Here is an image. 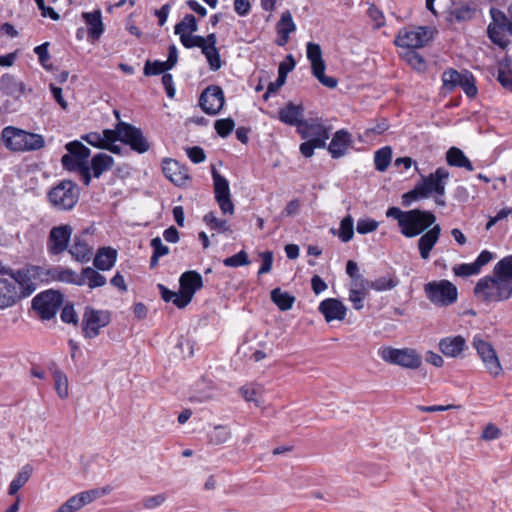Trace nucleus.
<instances>
[{"label":"nucleus","mask_w":512,"mask_h":512,"mask_svg":"<svg viewBox=\"0 0 512 512\" xmlns=\"http://www.w3.org/2000/svg\"><path fill=\"white\" fill-rule=\"evenodd\" d=\"M386 216L397 220L400 231L405 237L413 238L422 234L417 247L420 257L427 260L441 235L440 225L435 224V215L426 210L402 211L398 207H390L386 211Z\"/></svg>","instance_id":"nucleus-1"},{"label":"nucleus","mask_w":512,"mask_h":512,"mask_svg":"<svg viewBox=\"0 0 512 512\" xmlns=\"http://www.w3.org/2000/svg\"><path fill=\"white\" fill-rule=\"evenodd\" d=\"M2 140L11 151H34L45 145L43 136L13 126H7L2 130Z\"/></svg>","instance_id":"nucleus-2"},{"label":"nucleus","mask_w":512,"mask_h":512,"mask_svg":"<svg viewBox=\"0 0 512 512\" xmlns=\"http://www.w3.org/2000/svg\"><path fill=\"white\" fill-rule=\"evenodd\" d=\"M474 295L485 303L502 302L511 298L512 289L491 275L479 279Z\"/></svg>","instance_id":"nucleus-3"},{"label":"nucleus","mask_w":512,"mask_h":512,"mask_svg":"<svg viewBox=\"0 0 512 512\" xmlns=\"http://www.w3.org/2000/svg\"><path fill=\"white\" fill-rule=\"evenodd\" d=\"M79 196L78 186L70 180H63L49 191L48 200L55 209L68 211L77 204Z\"/></svg>","instance_id":"nucleus-4"},{"label":"nucleus","mask_w":512,"mask_h":512,"mask_svg":"<svg viewBox=\"0 0 512 512\" xmlns=\"http://www.w3.org/2000/svg\"><path fill=\"white\" fill-rule=\"evenodd\" d=\"M449 175L447 169L440 167L434 173L424 177L422 182L417 184V191H420L421 198H427L431 194H435V203L438 206H445L446 202L443 196L445 195V186Z\"/></svg>","instance_id":"nucleus-5"},{"label":"nucleus","mask_w":512,"mask_h":512,"mask_svg":"<svg viewBox=\"0 0 512 512\" xmlns=\"http://www.w3.org/2000/svg\"><path fill=\"white\" fill-rule=\"evenodd\" d=\"M427 298L435 305L448 306L456 302L458 291L448 280L431 281L424 285Z\"/></svg>","instance_id":"nucleus-6"},{"label":"nucleus","mask_w":512,"mask_h":512,"mask_svg":"<svg viewBox=\"0 0 512 512\" xmlns=\"http://www.w3.org/2000/svg\"><path fill=\"white\" fill-rule=\"evenodd\" d=\"M381 358L388 363L399 365L407 369H417L421 366L422 357L411 348L396 349L384 347L379 351Z\"/></svg>","instance_id":"nucleus-7"},{"label":"nucleus","mask_w":512,"mask_h":512,"mask_svg":"<svg viewBox=\"0 0 512 512\" xmlns=\"http://www.w3.org/2000/svg\"><path fill=\"white\" fill-rule=\"evenodd\" d=\"M434 35V29L425 26H418L413 29L404 28L399 31L395 44L401 48L411 50L424 47Z\"/></svg>","instance_id":"nucleus-8"},{"label":"nucleus","mask_w":512,"mask_h":512,"mask_svg":"<svg viewBox=\"0 0 512 512\" xmlns=\"http://www.w3.org/2000/svg\"><path fill=\"white\" fill-rule=\"evenodd\" d=\"M307 58L311 63L312 75L325 87L333 89L337 87L338 81L334 77L325 75L326 64L322 57V50L319 44L308 42L306 46Z\"/></svg>","instance_id":"nucleus-9"},{"label":"nucleus","mask_w":512,"mask_h":512,"mask_svg":"<svg viewBox=\"0 0 512 512\" xmlns=\"http://www.w3.org/2000/svg\"><path fill=\"white\" fill-rule=\"evenodd\" d=\"M43 270L38 266H29L14 272L11 275L12 281H15L18 287L20 298L27 297L32 294L43 281Z\"/></svg>","instance_id":"nucleus-10"},{"label":"nucleus","mask_w":512,"mask_h":512,"mask_svg":"<svg viewBox=\"0 0 512 512\" xmlns=\"http://www.w3.org/2000/svg\"><path fill=\"white\" fill-rule=\"evenodd\" d=\"M477 355L481 359L486 371L493 377H498L502 373V366L499 357L491 345L481 337L475 336L472 342Z\"/></svg>","instance_id":"nucleus-11"},{"label":"nucleus","mask_w":512,"mask_h":512,"mask_svg":"<svg viewBox=\"0 0 512 512\" xmlns=\"http://www.w3.org/2000/svg\"><path fill=\"white\" fill-rule=\"evenodd\" d=\"M61 304L62 295L52 290L38 294L32 301L34 310L45 320L53 318Z\"/></svg>","instance_id":"nucleus-12"},{"label":"nucleus","mask_w":512,"mask_h":512,"mask_svg":"<svg viewBox=\"0 0 512 512\" xmlns=\"http://www.w3.org/2000/svg\"><path fill=\"white\" fill-rule=\"evenodd\" d=\"M109 322L110 315L107 311L86 307L82 319V331L85 338L97 337L101 328L107 326Z\"/></svg>","instance_id":"nucleus-13"},{"label":"nucleus","mask_w":512,"mask_h":512,"mask_svg":"<svg viewBox=\"0 0 512 512\" xmlns=\"http://www.w3.org/2000/svg\"><path fill=\"white\" fill-rule=\"evenodd\" d=\"M211 174L213 179L215 200L218 203L220 210L223 214L233 215L235 207L231 200L228 180L223 177L214 166H212Z\"/></svg>","instance_id":"nucleus-14"},{"label":"nucleus","mask_w":512,"mask_h":512,"mask_svg":"<svg viewBox=\"0 0 512 512\" xmlns=\"http://www.w3.org/2000/svg\"><path fill=\"white\" fill-rule=\"evenodd\" d=\"M224 93L219 86H209L200 95L199 105L209 115H216L224 105Z\"/></svg>","instance_id":"nucleus-15"},{"label":"nucleus","mask_w":512,"mask_h":512,"mask_svg":"<svg viewBox=\"0 0 512 512\" xmlns=\"http://www.w3.org/2000/svg\"><path fill=\"white\" fill-rule=\"evenodd\" d=\"M120 127L122 128L121 142L129 145L132 150L138 153H145L149 150L150 144L139 128L121 121Z\"/></svg>","instance_id":"nucleus-16"},{"label":"nucleus","mask_w":512,"mask_h":512,"mask_svg":"<svg viewBox=\"0 0 512 512\" xmlns=\"http://www.w3.org/2000/svg\"><path fill=\"white\" fill-rule=\"evenodd\" d=\"M72 234L69 225L54 227L49 234L48 248L52 254H60L66 250Z\"/></svg>","instance_id":"nucleus-17"},{"label":"nucleus","mask_w":512,"mask_h":512,"mask_svg":"<svg viewBox=\"0 0 512 512\" xmlns=\"http://www.w3.org/2000/svg\"><path fill=\"white\" fill-rule=\"evenodd\" d=\"M438 346L441 353L449 358L462 357L467 349L466 339L461 335L442 338Z\"/></svg>","instance_id":"nucleus-18"},{"label":"nucleus","mask_w":512,"mask_h":512,"mask_svg":"<svg viewBox=\"0 0 512 512\" xmlns=\"http://www.w3.org/2000/svg\"><path fill=\"white\" fill-rule=\"evenodd\" d=\"M162 171L167 179L177 186H181L189 179L187 169L178 161L165 159L162 163Z\"/></svg>","instance_id":"nucleus-19"},{"label":"nucleus","mask_w":512,"mask_h":512,"mask_svg":"<svg viewBox=\"0 0 512 512\" xmlns=\"http://www.w3.org/2000/svg\"><path fill=\"white\" fill-rule=\"evenodd\" d=\"M319 311L323 314L327 322L333 320H343L346 317L347 308L338 299L328 298L319 305Z\"/></svg>","instance_id":"nucleus-20"},{"label":"nucleus","mask_w":512,"mask_h":512,"mask_svg":"<svg viewBox=\"0 0 512 512\" xmlns=\"http://www.w3.org/2000/svg\"><path fill=\"white\" fill-rule=\"evenodd\" d=\"M352 143L353 140L351 134L348 131L341 129L334 134L328 146V151L333 158H340L347 153Z\"/></svg>","instance_id":"nucleus-21"},{"label":"nucleus","mask_w":512,"mask_h":512,"mask_svg":"<svg viewBox=\"0 0 512 512\" xmlns=\"http://www.w3.org/2000/svg\"><path fill=\"white\" fill-rule=\"evenodd\" d=\"M303 117L304 107L300 104L297 105L292 102H288L278 112V118L282 123L290 126H296L297 130L299 129V125L304 122Z\"/></svg>","instance_id":"nucleus-22"},{"label":"nucleus","mask_w":512,"mask_h":512,"mask_svg":"<svg viewBox=\"0 0 512 512\" xmlns=\"http://www.w3.org/2000/svg\"><path fill=\"white\" fill-rule=\"evenodd\" d=\"M297 132L302 139H322L325 142L329 139V129L319 121L304 120Z\"/></svg>","instance_id":"nucleus-23"},{"label":"nucleus","mask_w":512,"mask_h":512,"mask_svg":"<svg viewBox=\"0 0 512 512\" xmlns=\"http://www.w3.org/2000/svg\"><path fill=\"white\" fill-rule=\"evenodd\" d=\"M18 299L20 295L15 281L0 278V309L12 306Z\"/></svg>","instance_id":"nucleus-24"},{"label":"nucleus","mask_w":512,"mask_h":512,"mask_svg":"<svg viewBox=\"0 0 512 512\" xmlns=\"http://www.w3.org/2000/svg\"><path fill=\"white\" fill-rule=\"evenodd\" d=\"M180 289L192 299L195 292L202 288V276L196 271L184 272L180 277Z\"/></svg>","instance_id":"nucleus-25"},{"label":"nucleus","mask_w":512,"mask_h":512,"mask_svg":"<svg viewBox=\"0 0 512 512\" xmlns=\"http://www.w3.org/2000/svg\"><path fill=\"white\" fill-rule=\"evenodd\" d=\"M82 18L88 26V34L93 39H98L104 32L102 13L100 10L82 13Z\"/></svg>","instance_id":"nucleus-26"},{"label":"nucleus","mask_w":512,"mask_h":512,"mask_svg":"<svg viewBox=\"0 0 512 512\" xmlns=\"http://www.w3.org/2000/svg\"><path fill=\"white\" fill-rule=\"evenodd\" d=\"M492 276L512 289V255L502 258L494 266Z\"/></svg>","instance_id":"nucleus-27"},{"label":"nucleus","mask_w":512,"mask_h":512,"mask_svg":"<svg viewBox=\"0 0 512 512\" xmlns=\"http://www.w3.org/2000/svg\"><path fill=\"white\" fill-rule=\"evenodd\" d=\"M69 252L76 260L87 262L92 256V247L82 237L75 236Z\"/></svg>","instance_id":"nucleus-28"},{"label":"nucleus","mask_w":512,"mask_h":512,"mask_svg":"<svg viewBox=\"0 0 512 512\" xmlns=\"http://www.w3.org/2000/svg\"><path fill=\"white\" fill-rule=\"evenodd\" d=\"M106 283V278L101 275L99 272L94 270L93 268L87 267L84 268L79 274L78 285H88L89 288L94 289L97 287L104 286Z\"/></svg>","instance_id":"nucleus-29"},{"label":"nucleus","mask_w":512,"mask_h":512,"mask_svg":"<svg viewBox=\"0 0 512 512\" xmlns=\"http://www.w3.org/2000/svg\"><path fill=\"white\" fill-rule=\"evenodd\" d=\"M116 257V250L110 247L102 248L97 252L94 258V266L99 270H109L114 266Z\"/></svg>","instance_id":"nucleus-30"},{"label":"nucleus","mask_w":512,"mask_h":512,"mask_svg":"<svg viewBox=\"0 0 512 512\" xmlns=\"http://www.w3.org/2000/svg\"><path fill=\"white\" fill-rule=\"evenodd\" d=\"M446 161L450 166L465 168L468 171L474 170L471 161L465 156L463 151L457 147H451L447 151Z\"/></svg>","instance_id":"nucleus-31"},{"label":"nucleus","mask_w":512,"mask_h":512,"mask_svg":"<svg viewBox=\"0 0 512 512\" xmlns=\"http://www.w3.org/2000/svg\"><path fill=\"white\" fill-rule=\"evenodd\" d=\"M114 164V159L106 153H98L91 160L90 169L93 172V176L98 178L104 172L110 170Z\"/></svg>","instance_id":"nucleus-32"},{"label":"nucleus","mask_w":512,"mask_h":512,"mask_svg":"<svg viewBox=\"0 0 512 512\" xmlns=\"http://www.w3.org/2000/svg\"><path fill=\"white\" fill-rule=\"evenodd\" d=\"M33 472V467L30 464L24 465L17 473L15 478L11 481L8 494L15 495L30 479Z\"/></svg>","instance_id":"nucleus-33"},{"label":"nucleus","mask_w":512,"mask_h":512,"mask_svg":"<svg viewBox=\"0 0 512 512\" xmlns=\"http://www.w3.org/2000/svg\"><path fill=\"white\" fill-rule=\"evenodd\" d=\"M240 393L247 402H254L259 406L264 395V387L260 384H248L240 389Z\"/></svg>","instance_id":"nucleus-34"},{"label":"nucleus","mask_w":512,"mask_h":512,"mask_svg":"<svg viewBox=\"0 0 512 512\" xmlns=\"http://www.w3.org/2000/svg\"><path fill=\"white\" fill-rule=\"evenodd\" d=\"M271 300L282 311L290 310L295 302V297L288 292H283L280 288L271 291Z\"/></svg>","instance_id":"nucleus-35"},{"label":"nucleus","mask_w":512,"mask_h":512,"mask_svg":"<svg viewBox=\"0 0 512 512\" xmlns=\"http://www.w3.org/2000/svg\"><path fill=\"white\" fill-rule=\"evenodd\" d=\"M331 232L334 235L337 234L342 242H349L354 236V221L352 216L347 215L344 217L340 222L339 230L336 231L335 229H332Z\"/></svg>","instance_id":"nucleus-36"},{"label":"nucleus","mask_w":512,"mask_h":512,"mask_svg":"<svg viewBox=\"0 0 512 512\" xmlns=\"http://www.w3.org/2000/svg\"><path fill=\"white\" fill-rule=\"evenodd\" d=\"M66 150L83 165L88 164L90 149L79 141H72L66 144Z\"/></svg>","instance_id":"nucleus-37"},{"label":"nucleus","mask_w":512,"mask_h":512,"mask_svg":"<svg viewBox=\"0 0 512 512\" xmlns=\"http://www.w3.org/2000/svg\"><path fill=\"white\" fill-rule=\"evenodd\" d=\"M464 77V72H458L455 69H448L442 74L443 89L452 92L458 87Z\"/></svg>","instance_id":"nucleus-38"},{"label":"nucleus","mask_w":512,"mask_h":512,"mask_svg":"<svg viewBox=\"0 0 512 512\" xmlns=\"http://www.w3.org/2000/svg\"><path fill=\"white\" fill-rule=\"evenodd\" d=\"M53 280L78 285L79 275L67 268H54L49 271Z\"/></svg>","instance_id":"nucleus-39"},{"label":"nucleus","mask_w":512,"mask_h":512,"mask_svg":"<svg viewBox=\"0 0 512 512\" xmlns=\"http://www.w3.org/2000/svg\"><path fill=\"white\" fill-rule=\"evenodd\" d=\"M198 29L195 17L192 14H187L185 17L175 25V34L180 37L186 34L196 32Z\"/></svg>","instance_id":"nucleus-40"},{"label":"nucleus","mask_w":512,"mask_h":512,"mask_svg":"<svg viewBox=\"0 0 512 512\" xmlns=\"http://www.w3.org/2000/svg\"><path fill=\"white\" fill-rule=\"evenodd\" d=\"M398 283L399 281L396 276L386 275L370 281V287L377 292H382L395 288Z\"/></svg>","instance_id":"nucleus-41"},{"label":"nucleus","mask_w":512,"mask_h":512,"mask_svg":"<svg viewBox=\"0 0 512 512\" xmlns=\"http://www.w3.org/2000/svg\"><path fill=\"white\" fill-rule=\"evenodd\" d=\"M392 159V149L388 146L383 147L375 152L374 163L375 168L384 172L390 165Z\"/></svg>","instance_id":"nucleus-42"},{"label":"nucleus","mask_w":512,"mask_h":512,"mask_svg":"<svg viewBox=\"0 0 512 512\" xmlns=\"http://www.w3.org/2000/svg\"><path fill=\"white\" fill-rule=\"evenodd\" d=\"M508 29L507 23H490L487 28L490 39L498 45L504 42L505 32Z\"/></svg>","instance_id":"nucleus-43"},{"label":"nucleus","mask_w":512,"mask_h":512,"mask_svg":"<svg viewBox=\"0 0 512 512\" xmlns=\"http://www.w3.org/2000/svg\"><path fill=\"white\" fill-rule=\"evenodd\" d=\"M201 51L205 55L212 71H217L221 68L222 62L217 47L202 46Z\"/></svg>","instance_id":"nucleus-44"},{"label":"nucleus","mask_w":512,"mask_h":512,"mask_svg":"<svg viewBox=\"0 0 512 512\" xmlns=\"http://www.w3.org/2000/svg\"><path fill=\"white\" fill-rule=\"evenodd\" d=\"M54 378V386L55 390L60 398H66L68 396V378L66 374H64L60 370H55L53 372Z\"/></svg>","instance_id":"nucleus-45"},{"label":"nucleus","mask_w":512,"mask_h":512,"mask_svg":"<svg viewBox=\"0 0 512 512\" xmlns=\"http://www.w3.org/2000/svg\"><path fill=\"white\" fill-rule=\"evenodd\" d=\"M111 491H112V488L110 486H105L102 488H96V489H91L88 491H83L78 494H79L80 498L82 499L84 505L86 506V505L92 503L94 500L109 494Z\"/></svg>","instance_id":"nucleus-46"},{"label":"nucleus","mask_w":512,"mask_h":512,"mask_svg":"<svg viewBox=\"0 0 512 512\" xmlns=\"http://www.w3.org/2000/svg\"><path fill=\"white\" fill-rule=\"evenodd\" d=\"M434 412H450L462 413V407L456 405H432V406H417L415 413H434Z\"/></svg>","instance_id":"nucleus-47"},{"label":"nucleus","mask_w":512,"mask_h":512,"mask_svg":"<svg viewBox=\"0 0 512 512\" xmlns=\"http://www.w3.org/2000/svg\"><path fill=\"white\" fill-rule=\"evenodd\" d=\"M296 30V25L293 21L292 15L289 11L282 13L279 22L277 23L278 34H291Z\"/></svg>","instance_id":"nucleus-48"},{"label":"nucleus","mask_w":512,"mask_h":512,"mask_svg":"<svg viewBox=\"0 0 512 512\" xmlns=\"http://www.w3.org/2000/svg\"><path fill=\"white\" fill-rule=\"evenodd\" d=\"M230 433L225 426L218 425L214 426L213 429L208 432V437L211 443L219 445L225 443L229 439Z\"/></svg>","instance_id":"nucleus-49"},{"label":"nucleus","mask_w":512,"mask_h":512,"mask_svg":"<svg viewBox=\"0 0 512 512\" xmlns=\"http://www.w3.org/2000/svg\"><path fill=\"white\" fill-rule=\"evenodd\" d=\"M167 500L166 493H159L156 495L145 496L142 499V506L145 510H154L162 506Z\"/></svg>","instance_id":"nucleus-50"},{"label":"nucleus","mask_w":512,"mask_h":512,"mask_svg":"<svg viewBox=\"0 0 512 512\" xmlns=\"http://www.w3.org/2000/svg\"><path fill=\"white\" fill-rule=\"evenodd\" d=\"M203 220L211 229H215L220 232H226L230 228L226 220L217 218L213 212L207 213Z\"/></svg>","instance_id":"nucleus-51"},{"label":"nucleus","mask_w":512,"mask_h":512,"mask_svg":"<svg viewBox=\"0 0 512 512\" xmlns=\"http://www.w3.org/2000/svg\"><path fill=\"white\" fill-rule=\"evenodd\" d=\"M84 503L79 494L70 497L54 512H76L84 507Z\"/></svg>","instance_id":"nucleus-52"},{"label":"nucleus","mask_w":512,"mask_h":512,"mask_svg":"<svg viewBox=\"0 0 512 512\" xmlns=\"http://www.w3.org/2000/svg\"><path fill=\"white\" fill-rule=\"evenodd\" d=\"M325 146V141L322 139H309L300 145V152L305 157H311L316 148H324Z\"/></svg>","instance_id":"nucleus-53"},{"label":"nucleus","mask_w":512,"mask_h":512,"mask_svg":"<svg viewBox=\"0 0 512 512\" xmlns=\"http://www.w3.org/2000/svg\"><path fill=\"white\" fill-rule=\"evenodd\" d=\"M170 69L171 67L168 66V63L166 61H154L153 63L147 61L144 67V74L157 75L160 73H164L165 71Z\"/></svg>","instance_id":"nucleus-54"},{"label":"nucleus","mask_w":512,"mask_h":512,"mask_svg":"<svg viewBox=\"0 0 512 512\" xmlns=\"http://www.w3.org/2000/svg\"><path fill=\"white\" fill-rule=\"evenodd\" d=\"M465 94L469 97H474L477 94L474 77L468 71H464V77L459 85Z\"/></svg>","instance_id":"nucleus-55"},{"label":"nucleus","mask_w":512,"mask_h":512,"mask_svg":"<svg viewBox=\"0 0 512 512\" xmlns=\"http://www.w3.org/2000/svg\"><path fill=\"white\" fill-rule=\"evenodd\" d=\"M249 263L248 254L243 250L223 260V264L227 267H240Z\"/></svg>","instance_id":"nucleus-56"},{"label":"nucleus","mask_w":512,"mask_h":512,"mask_svg":"<svg viewBox=\"0 0 512 512\" xmlns=\"http://www.w3.org/2000/svg\"><path fill=\"white\" fill-rule=\"evenodd\" d=\"M235 123L231 118L216 120L214 127L221 137H227L234 129Z\"/></svg>","instance_id":"nucleus-57"},{"label":"nucleus","mask_w":512,"mask_h":512,"mask_svg":"<svg viewBox=\"0 0 512 512\" xmlns=\"http://www.w3.org/2000/svg\"><path fill=\"white\" fill-rule=\"evenodd\" d=\"M453 273L458 277H469L479 273L476 265L473 263L469 264H458L453 267Z\"/></svg>","instance_id":"nucleus-58"},{"label":"nucleus","mask_w":512,"mask_h":512,"mask_svg":"<svg viewBox=\"0 0 512 512\" xmlns=\"http://www.w3.org/2000/svg\"><path fill=\"white\" fill-rule=\"evenodd\" d=\"M121 131H122V128L120 127V122L116 125L115 129H105L101 133L102 140H103L105 147L107 146V144L114 143L117 140L121 141V139H122Z\"/></svg>","instance_id":"nucleus-59"},{"label":"nucleus","mask_w":512,"mask_h":512,"mask_svg":"<svg viewBox=\"0 0 512 512\" xmlns=\"http://www.w3.org/2000/svg\"><path fill=\"white\" fill-rule=\"evenodd\" d=\"M379 223L376 220L363 218L357 221L356 230L359 234H367L377 230Z\"/></svg>","instance_id":"nucleus-60"},{"label":"nucleus","mask_w":512,"mask_h":512,"mask_svg":"<svg viewBox=\"0 0 512 512\" xmlns=\"http://www.w3.org/2000/svg\"><path fill=\"white\" fill-rule=\"evenodd\" d=\"M405 58L407 62L411 65L412 68L421 71L425 68V61L423 57L414 50H409L405 54Z\"/></svg>","instance_id":"nucleus-61"},{"label":"nucleus","mask_w":512,"mask_h":512,"mask_svg":"<svg viewBox=\"0 0 512 512\" xmlns=\"http://www.w3.org/2000/svg\"><path fill=\"white\" fill-rule=\"evenodd\" d=\"M180 41L181 43L183 44V46H185L186 48H192V47H198L201 49V47L204 45V37L203 36H198V35H191V34H186V35H182L180 37Z\"/></svg>","instance_id":"nucleus-62"},{"label":"nucleus","mask_w":512,"mask_h":512,"mask_svg":"<svg viewBox=\"0 0 512 512\" xmlns=\"http://www.w3.org/2000/svg\"><path fill=\"white\" fill-rule=\"evenodd\" d=\"M349 289L368 295V291L371 289L370 280L364 277H356V279L351 281Z\"/></svg>","instance_id":"nucleus-63"},{"label":"nucleus","mask_w":512,"mask_h":512,"mask_svg":"<svg viewBox=\"0 0 512 512\" xmlns=\"http://www.w3.org/2000/svg\"><path fill=\"white\" fill-rule=\"evenodd\" d=\"M296 66V61L294 57L289 54L286 57V60L281 62L278 67V75L286 78L287 74L291 72Z\"/></svg>","instance_id":"nucleus-64"}]
</instances>
